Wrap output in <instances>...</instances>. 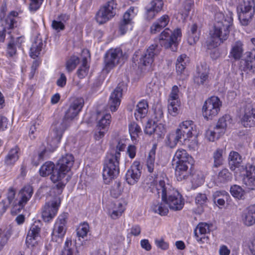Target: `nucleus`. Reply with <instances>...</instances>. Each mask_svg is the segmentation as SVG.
Here are the masks:
<instances>
[{"label":"nucleus","mask_w":255,"mask_h":255,"mask_svg":"<svg viewBox=\"0 0 255 255\" xmlns=\"http://www.w3.org/2000/svg\"><path fill=\"white\" fill-rule=\"evenodd\" d=\"M155 190L158 196L161 194L163 203H158L152 206V211L161 216H165L168 213V208L172 211L181 210L184 205V201L181 195L173 189L171 186L166 183L164 180H160L155 186Z\"/></svg>","instance_id":"f257e3e1"},{"label":"nucleus","mask_w":255,"mask_h":255,"mask_svg":"<svg viewBox=\"0 0 255 255\" xmlns=\"http://www.w3.org/2000/svg\"><path fill=\"white\" fill-rule=\"evenodd\" d=\"M213 29L210 32V37L207 42L208 49L220 45L227 40L230 34V28L233 24V13L229 12L226 15L220 11L215 13Z\"/></svg>","instance_id":"f03ea898"},{"label":"nucleus","mask_w":255,"mask_h":255,"mask_svg":"<svg viewBox=\"0 0 255 255\" xmlns=\"http://www.w3.org/2000/svg\"><path fill=\"white\" fill-rule=\"evenodd\" d=\"M84 105L82 98L75 99L69 107L60 123L55 124V128L51 133V140L48 139L50 145L53 148L57 147L60 142L65 130L70 126L71 122L77 116Z\"/></svg>","instance_id":"7ed1b4c3"},{"label":"nucleus","mask_w":255,"mask_h":255,"mask_svg":"<svg viewBox=\"0 0 255 255\" xmlns=\"http://www.w3.org/2000/svg\"><path fill=\"white\" fill-rule=\"evenodd\" d=\"M125 147V144L119 142L116 146V150L107 154L103 172L104 179L107 180V182H109L119 175L120 152L123 151Z\"/></svg>","instance_id":"20e7f679"},{"label":"nucleus","mask_w":255,"mask_h":255,"mask_svg":"<svg viewBox=\"0 0 255 255\" xmlns=\"http://www.w3.org/2000/svg\"><path fill=\"white\" fill-rule=\"evenodd\" d=\"M239 19L243 25H248L255 14L254 0H243L237 7Z\"/></svg>","instance_id":"39448f33"},{"label":"nucleus","mask_w":255,"mask_h":255,"mask_svg":"<svg viewBox=\"0 0 255 255\" xmlns=\"http://www.w3.org/2000/svg\"><path fill=\"white\" fill-rule=\"evenodd\" d=\"M181 35L179 28H176L173 31L169 28H165L158 37L160 46L174 51V48H176L178 38L181 37Z\"/></svg>","instance_id":"423d86ee"},{"label":"nucleus","mask_w":255,"mask_h":255,"mask_svg":"<svg viewBox=\"0 0 255 255\" xmlns=\"http://www.w3.org/2000/svg\"><path fill=\"white\" fill-rule=\"evenodd\" d=\"M222 102L216 96H213L208 99L203 106V115L207 119H212L217 116L220 111Z\"/></svg>","instance_id":"0eeeda50"},{"label":"nucleus","mask_w":255,"mask_h":255,"mask_svg":"<svg viewBox=\"0 0 255 255\" xmlns=\"http://www.w3.org/2000/svg\"><path fill=\"white\" fill-rule=\"evenodd\" d=\"M124 59L122 50L120 48L111 49L104 57V70L109 72L112 69L123 62Z\"/></svg>","instance_id":"6e6552de"},{"label":"nucleus","mask_w":255,"mask_h":255,"mask_svg":"<svg viewBox=\"0 0 255 255\" xmlns=\"http://www.w3.org/2000/svg\"><path fill=\"white\" fill-rule=\"evenodd\" d=\"M117 3L115 0H111L102 6L97 12L95 19L100 24H103L115 15V9L116 8Z\"/></svg>","instance_id":"1a4fd4ad"},{"label":"nucleus","mask_w":255,"mask_h":255,"mask_svg":"<svg viewBox=\"0 0 255 255\" xmlns=\"http://www.w3.org/2000/svg\"><path fill=\"white\" fill-rule=\"evenodd\" d=\"M155 152L153 150H151L148 154L146 161V167L148 172L152 174L151 177L153 179L150 182L151 185L153 184L156 183L158 184L159 181L158 180L159 174L161 173V172L159 168V164L157 163H155ZM162 180H164V177Z\"/></svg>","instance_id":"9d476101"},{"label":"nucleus","mask_w":255,"mask_h":255,"mask_svg":"<svg viewBox=\"0 0 255 255\" xmlns=\"http://www.w3.org/2000/svg\"><path fill=\"white\" fill-rule=\"evenodd\" d=\"M33 193L32 187L30 185L24 186L19 192V199L17 202H14L13 211L19 213L23 208Z\"/></svg>","instance_id":"9b49d317"},{"label":"nucleus","mask_w":255,"mask_h":255,"mask_svg":"<svg viewBox=\"0 0 255 255\" xmlns=\"http://www.w3.org/2000/svg\"><path fill=\"white\" fill-rule=\"evenodd\" d=\"M67 218V213H64L59 216L55 224L52 233V240L53 241L56 242L61 241L66 231L65 226Z\"/></svg>","instance_id":"f8f14e48"},{"label":"nucleus","mask_w":255,"mask_h":255,"mask_svg":"<svg viewBox=\"0 0 255 255\" xmlns=\"http://www.w3.org/2000/svg\"><path fill=\"white\" fill-rule=\"evenodd\" d=\"M161 51L160 46L157 44H151L141 55L139 64L143 66H149L154 61L155 56L158 55Z\"/></svg>","instance_id":"ddd939ff"},{"label":"nucleus","mask_w":255,"mask_h":255,"mask_svg":"<svg viewBox=\"0 0 255 255\" xmlns=\"http://www.w3.org/2000/svg\"><path fill=\"white\" fill-rule=\"evenodd\" d=\"M177 130L184 141L196 135V126L192 121L183 122Z\"/></svg>","instance_id":"4468645a"},{"label":"nucleus","mask_w":255,"mask_h":255,"mask_svg":"<svg viewBox=\"0 0 255 255\" xmlns=\"http://www.w3.org/2000/svg\"><path fill=\"white\" fill-rule=\"evenodd\" d=\"M141 168L139 162H133L126 174V179L128 184L134 185L138 181L141 176Z\"/></svg>","instance_id":"2eb2a0df"},{"label":"nucleus","mask_w":255,"mask_h":255,"mask_svg":"<svg viewBox=\"0 0 255 255\" xmlns=\"http://www.w3.org/2000/svg\"><path fill=\"white\" fill-rule=\"evenodd\" d=\"M60 204L59 199L46 203L43 209L42 218L45 222H49L56 215Z\"/></svg>","instance_id":"dca6fc26"},{"label":"nucleus","mask_w":255,"mask_h":255,"mask_svg":"<svg viewBox=\"0 0 255 255\" xmlns=\"http://www.w3.org/2000/svg\"><path fill=\"white\" fill-rule=\"evenodd\" d=\"M210 233L209 225L205 223H199L194 230V235L198 242L207 243L209 238L207 236Z\"/></svg>","instance_id":"f3484780"},{"label":"nucleus","mask_w":255,"mask_h":255,"mask_svg":"<svg viewBox=\"0 0 255 255\" xmlns=\"http://www.w3.org/2000/svg\"><path fill=\"white\" fill-rule=\"evenodd\" d=\"M194 81L198 85H203L209 81V68L206 64H201L197 67Z\"/></svg>","instance_id":"a211bd4d"},{"label":"nucleus","mask_w":255,"mask_h":255,"mask_svg":"<svg viewBox=\"0 0 255 255\" xmlns=\"http://www.w3.org/2000/svg\"><path fill=\"white\" fill-rule=\"evenodd\" d=\"M18 15L15 11H11L7 16L2 21L1 25L3 27V31H0V42H3L5 38V31L6 29H12L14 27L16 21L14 18Z\"/></svg>","instance_id":"6ab92c4d"},{"label":"nucleus","mask_w":255,"mask_h":255,"mask_svg":"<svg viewBox=\"0 0 255 255\" xmlns=\"http://www.w3.org/2000/svg\"><path fill=\"white\" fill-rule=\"evenodd\" d=\"M123 89L117 87L111 94L108 106L112 112H115L121 104Z\"/></svg>","instance_id":"aec40b11"},{"label":"nucleus","mask_w":255,"mask_h":255,"mask_svg":"<svg viewBox=\"0 0 255 255\" xmlns=\"http://www.w3.org/2000/svg\"><path fill=\"white\" fill-rule=\"evenodd\" d=\"M242 178L243 184L249 190H255V166H251L246 170Z\"/></svg>","instance_id":"412c9836"},{"label":"nucleus","mask_w":255,"mask_h":255,"mask_svg":"<svg viewBox=\"0 0 255 255\" xmlns=\"http://www.w3.org/2000/svg\"><path fill=\"white\" fill-rule=\"evenodd\" d=\"M163 0H153L146 8V18L152 19L162 9Z\"/></svg>","instance_id":"4be33fe9"},{"label":"nucleus","mask_w":255,"mask_h":255,"mask_svg":"<svg viewBox=\"0 0 255 255\" xmlns=\"http://www.w3.org/2000/svg\"><path fill=\"white\" fill-rule=\"evenodd\" d=\"M40 232V228L35 224H33L29 230L26 238V244L28 248L33 247L37 244V238Z\"/></svg>","instance_id":"5701e85b"},{"label":"nucleus","mask_w":255,"mask_h":255,"mask_svg":"<svg viewBox=\"0 0 255 255\" xmlns=\"http://www.w3.org/2000/svg\"><path fill=\"white\" fill-rule=\"evenodd\" d=\"M82 57V65L77 72V75L80 79H82L87 76L89 72V66L88 65V59L90 57L89 51L87 49L83 50Z\"/></svg>","instance_id":"b1692460"},{"label":"nucleus","mask_w":255,"mask_h":255,"mask_svg":"<svg viewBox=\"0 0 255 255\" xmlns=\"http://www.w3.org/2000/svg\"><path fill=\"white\" fill-rule=\"evenodd\" d=\"M170 17L168 15H163L160 18H158L151 25L150 28L151 33L156 34V33L160 32L168 25Z\"/></svg>","instance_id":"393cba45"},{"label":"nucleus","mask_w":255,"mask_h":255,"mask_svg":"<svg viewBox=\"0 0 255 255\" xmlns=\"http://www.w3.org/2000/svg\"><path fill=\"white\" fill-rule=\"evenodd\" d=\"M191 163H176L175 167V175L178 181L186 179L190 173L189 166Z\"/></svg>","instance_id":"a878e982"},{"label":"nucleus","mask_w":255,"mask_h":255,"mask_svg":"<svg viewBox=\"0 0 255 255\" xmlns=\"http://www.w3.org/2000/svg\"><path fill=\"white\" fill-rule=\"evenodd\" d=\"M74 162L73 155L72 154H66L58 160L56 165L68 172L71 170Z\"/></svg>","instance_id":"bb28decb"},{"label":"nucleus","mask_w":255,"mask_h":255,"mask_svg":"<svg viewBox=\"0 0 255 255\" xmlns=\"http://www.w3.org/2000/svg\"><path fill=\"white\" fill-rule=\"evenodd\" d=\"M242 123L245 127L255 126V107L245 110Z\"/></svg>","instance_id":"cd10ccee"},{"label":"nucleus","mask_w":255,"mask_h":255,"mask_svg":"<svg viewBox=\"0 0 255 255\" xmlns=\"http://www.w3.org/2000/svg\"><path fill=\"white\" fill-rule=\"evenodd\" d=\"M244 44L242 41L238 40L234 43L230 52L229 57L235 60H240L242 57L244 52Z\"/></svg>","instance_id":"c85d7f7f"},{"label":"nucleus","mask_w":255,"mask_h":255,"mask_svg":"<svg viewBox=\"0 0 255 255\" xmlns=\"http://www.w3.org/2000/svg\"><path fill=\"white\" fill-rule=\"evenodd\" d=\"M229 165L232 170H235L236 168H241L245 169L243 166H241L242 158L241 156L236 151L230 152L229 156Z\"/></svg>","instance_id":"c756f323"},{"label":"nucleus","mask_w":255,"mask_h":255,"mask_svg":"<svg viewBox=\"0 0 255 255\" xmlns=\"http://www.w3.org/2000/svg\"><path fill=\"white\" fill-rule=\"evenodd\" d=\"M148 105L145 100H142L138 103L134 112V116L136 120L144 118L148 112Z\"/></svg>","instance_id":"7c9ffc66"},{"label":"nucleus","mask_w":255,"mask_h":255,"mask_svg":"<svg viewBox=\"0 0 255 255\" xmlns=\"http://www.w3.org/2000/svg\"><path fill=\"white\" fill-rule=\"evenodd\" d=\"M242 217L244 223L246 226H251L255 224V206H251L247 208Z\"/></svg>","instance_id":"2f4dec72"},{"label":"nucleus","mask_w":255,"mask_h":255,"mask_svg":"<svg viewBox=\"0 0 255 255\" xmlns=\"http://www.w3.org/2000/svg\"><path fill=\"white\" fill-rule=\"evenodd\" d=\"M173 161L176 163H190L192 161V157L183 149H179L175 152Z\"/></svg>","instance_id":"473e14b6"},{"label":"nucleus","mask_w":255,"mask_h":255,"mask_svg":"<svg viewBox=\"0 0 255 255\" xmlns=\"http://www.w3.org/2000/svg\"><path fill=\"white\" fill-rule=\"evenodd\" d=\"M187 40L190 45L195 44L199 40L200 36V30L198 28L197 25L192 24L189 28L187 32Z\"/></svg>","instance_id":"72a5a7b5"},{"label":"nucleus","mask_w":255,"mask_h":255,"mask_svg":"<svg viewBox=\"0 0 255 255\" xmlns=\"http://www.w3.org/2000/svg\"><path fill=\"white\" fill-rule=\"evenodd\" d=\"M43 43L42 38L39 36H36L30 48V56L35 59L40 54L43 48Z\"/></svg>","instance_id":"f704fd0d"},{"label":"nucleus","mask_w":255,"mask_h":255,"mask_svg":"<svg viewBox=\"0 0 255 255\" xmlns=\"http://www.w3.org/2000/svg\"><path fill=\"white\" fill-rule=\"evenodd\" d=\"M182 139L181 134L176 130L175 132L170 133L167 135L166 145L170 148H173L176 145L177 142Z\"/></svg>","instance_id":"c9c22d12"},{"label":"nucleus","mask_w":255,"mask_h":255,"mask_svg":"<svg viewBox=\"0 0 255 255\" xmlns=\"http://www.w3.org/2000/svg\"><path fill=\"white\" fill-rule=\"evenodd\" d=\"M64 170V169H61L60 167L56 165L51 174L50 179L51 181L54 183L61 181L68 173L67 171Z\"/></svg>","instance_id":"e433bc0d"},{"label":"nucleus","mask_w":255,"mask_h":255,"mask_svg":"<svg viewBox=\"0 0 255 255\" xmlns=\"http://www.w3.org/2000/svg\"><path fill=\"white\" fill-rule=\"evenodd\" d=\"M245 66L247 69L255 72V51L247 52Z\"/></svg>","instance_id":"4c0bfd02"},{"label":"nucleus","mask_w":255,"mask_h":255,"mask_svg":"<svg viewBox=\"0 0 255 255\" xmlns=\"http://www.w3.org/2000/svg\"><path fill=\"white\" fill-rule=\"evenodd\" d=\"M19 149L17 146L11 148L8 152L5 158V162L7 164H13L18 159Z\"/></svg>","instance_id":"58836bf2"},{"label":"nucleus","mask_w":255,"mask_h":255,"mask_svg":"<svg viewBox=\"0 0 255 255\" xmlns=\"http://www.w3.org/2000/svg\"><path fill=\"white\" fill-rule=\"evenodd\" d=\"M114 207L111 213V216L113 219H116L121 216L125 211V207L122 203L117 202L113 203Z\"/></svg>","instance_id":"ea45409f"},{"label":"nucleus","mask_w":255,"mask_h":255,"mask_svg":"<svg viewBox=\"0 0 255 255\" xmlns=\"http://www.w3.org/2000/svg\"><path fill=\"white\" fill-rule=\"evenodd\" d=\"M128 130L132 140H135L141 133L140 127L135 122L130 123L128 125Z\"/></svg>","instance_id":"a19ab883"},{"label":"nucleus","mask_w":255,"mask_h":255,"mask_svg":"<svg viewBox=\"0 0 255 255\" xmlns=\"http://www.w3.org/2000/svg\"><path fill=\"white\" fill-rule=\"evenodd\" d=\"M111 116L110 114H106L104 115L99 120L98 123V129L107 131L111 123Z\"/></svg>","instance_id":"79ce46f5"},{"label":"nucleus","mask_w":255,"mask_h":255,"mask_svg":"<svg viewBox=\"0 0 255 255\" xmlns=\"http://www.w3.org/2000/svg\"><path fill=\"white\" fill-rule=\"evenodd\" d=\"M55 167L54 164L51 162H46L39 169L40 175L43 177L51 174Z\"/></svg>","instance_id":"37998d69"},{"label":"nucleus","mask_w":255,"mask_h":255,"mask_svg":"<svg viewBox=\"0 0 255 255\" xmlns=\"http://www.w3.org/2000/svg\"><path fill=\"white\" fill-rule=\"evenodd\" d=\"M217 179L221 183H226L232 180V174L228 169L224 168L219 172Z\"/></svg>","instance_id":"c03bdc74"},{"label":"nucleus","mask_w":255,"mask_h":255,"mask_svg":"<svg viewBox=\"0 0 255 255\" xmlns=\"http://www.w3.org/2000/svg\"><path fill=\"white\" fill-rule=\"evenodd\" d=\"M180 101H168V111L172 116H176L179 112Z\"/></svg>","instance_id":"a18cd8bd"},{"label":"nucleus","mask_w":255,"mask_h":255,"mask_svg":"<svg viewBox=\"0 0 255 255\" xmlns=\"http://www.w3.org/2000/svg\"><path fill=\"white\" fill-rule=\"evenodd\" d=\"M223 150L217 149L213 154L214 164L213 167L217 168L222 165L223 161Z\"/></svg>","instance_id":"49530a36"},{"label":"nucleus","mask_w":255,"mask_h":255,"mask_svg":"<svg viewBox=\"0 0 255 255\" xmlns=\"http://www.w3.org/2000/svg\"><path fill=\"white\" fill-rule=\"evenodd\" d=\"M75 245L71 240H67L65 243L61 255H73L75 253Z\"/></svg>","instance_id":"de8ad7c7"},{"label":"nucleus","mask_w":255,"mask_h":255,"mask_svg":"<svg viewBox=\"0 0 255 255\" xmlns=\"http://www.w3.org/2000/svg\"><path fill=\"white\" fill-rule=\"evenodd\" d=\"M230 192L234 197L238 199H242L245 194V191L242 188L237 185L231 186Z\"/></svg>","instance_id":"09e8293b"},{"label":"nucleus","mask_w":255,"mask_h":255,"mask_svg":"<svg viewBox=\"0 0 255 255\" xmlns=\"http://www.w3.org/2000/svg\"><path fill=\"white\" fill-rule=\"evenodd\" d=\"M89 231V224L86 222L81 224L77 230V236L84 238L87 235Z\"/></svg>","instance_id":"8fccbe9b"},{"label":"nucleus","mask_w":255,"mask_h":255,"mask_svg":"<svg viewBox=\"0 0 255 255\" xmlns=\"http://www.w3.org/2000/svg\"><path fill=\"white\" fill-rule=\"evenodd\" d=\"M79 58L75 56H73L66 62V69L69 72H71L76 68L77 65L79 63Z\"/></svg>","instance_id":"3c124183"},{"label":"nucleus","mask_w":255,"mask_h":255,"mask_svg":"<svg viewBox=\"0 0 255 255\" xmlns=\"http://www.w3.org/2000/svg\"><path fill=\"white\" fill-rule=\"evenodd\" d=\"M154 121L160 122L163 118V108L160 105H156L154 108Z\"/></svg>","instance_id":"603ef678"},{"label":"nucleus","mask_w":255,"mask_h":255,"mask_svg":"<svg viewBox=\"0 0 255 255\" xmlns=\"http://www.w3.org/2000/svg\"><path fill=\"white\" fill-rule=\"evenodd\" d=\"M231 118L230 115H225L219 119L217 126L218 127L222 128V129H226L227 126L231 123ZM223 129H222L223 130Z\"/></svg>","instance_id":"864d4df0"},{"label":"nucleus","mask_w":255,"mask_h":255,"mask_svg":"<svg viewBox=\"0 0 255 255\" xmlns=\"http://www.w3.org/2000/svg\"><path fill=\"white\" fill-rule=\"evenodd\" d=\"M208 201V198L206 194L199 193L195 197V203L197 205L204 206Z\"/></svg>","instance_id":"5fc2aeb1"},{"label":"nucleus","mask_w":255,"mask_h":255,"mask_svg":"<svg viewBox=\"0 0 255 255\" xmlns=\"http://www.w3.org/2000/svg\"><path fill=\"white\" fill-rule=\"evenodd\" d=\"M155 123V121H148L144 128L145 133L149 135H151L153 133H154L156 128Z\"/></svg>","instance_id":"6e6d98bb"},{"label":"nucleus","mask_w":255,"mask_h":255,"mask_svg":"<svg viewBox=\"0 0 255 255\" xmlns=\"http://www.w3.org/2000/svg\"><path fill=\"white\" fill-rule=\"evenodd\" d=\"M15 195V191L14 190L13 188H10L8 189L7 194V199L8 201V204L11 205L12 206V208L13 207V203L16 202H17L18 200H14V197ZM12 212H14L13 211V208L12 209Z\"/></svg>","instance_id":"4d7b16f0"},{"label":"nucleus","mask_w":255,"mask_h":255,"mask_svg":"<svg viewBox=\"0 0 255 255\" xmlns=\"http://www.w3.org/2000/svg\"><path fill=\"white\" fill-rule=\"evenodd\" d=\"M226 194V192L225 191H216L214 194V202L217 203L218 204L221 206L224 205L225 202V200L223 198H218V197L221 196L222 195H225Z\"/></svg>","instance_id":"13d9d810"},{"label":"nucleus","mask_w":255,"mask_h":255,"mask_svg":"<svg viewBox=\"0 0 255 255\" xmlns=\"http://www.w3.org/2000/svg\"><path fill=\"white\" fill-rule=\"evenodd\" d=\"M179 89L178 87L174 85L173 86L171 92L169 95V98L168 99V101H180L179 100Z\"/></svg>","instance_id":"bf43d9fd"},{"label":"nucleus","mask_w":255,"mask_h":255,"mask_svg":"<svg viewBox=\"0 0 255 255\" xmlns=\"http://www.w3.org/2000/svg\"><path fill=\"white\" fill-rule=\"evenodd\" d=\"M15 44L12 38L8 43L7 48V53L10 56L12 57L16 53Z\"/></svg>","instance_id":"052dcab7"},{"label":"nucleus","mask_w":255,"mask_h":255,"mask_svg":"<svg viewBox=\"0 0 255 255\" xmlns=\"http://www.w3.org/2000/svg\"><path fill=\"white\" fill-rule=\"evenodd\" d=\"M30 1L29 9L30 11H35L40 7L43 0H30Z\"/></svg>","instance_id":"680f3d73"},{"label":"nucleus","mask_w":255,"mask_h":255,"mask_svg":"<svg viewBox=\"0 0 255 255\" xmlns=\"http://www.w3.org/2000/svg\"><path fill=\"white\" fill-rule=\"evenodd\" d=\"M52 27L57 32H59L65 29V25L62 21L54 20L52 22Z\"/></svg>","instance_id":"e2e57ef3"},{"label":"nucleus","mask_w":255,"mask_h":255,"mask_svg":"<svg viewBox=\"0 0 255 255\" xmlns=\"http://www.w3.org/2000/svg\"><path fill=\"white\" fill-rule=\"evenodd\" d=\"M192 184L196 187L204 182V179L202 176H199L198 174L194 175L192 180Z\"/></svg>","instance_id":"0e129e2a"},{"label":"nucleus","mask_w":255,"mask_h":255,"mask_svg":"<svg viewBox=\"0 0 255 255\" xmlns=\"http://www.w3.org/2000/svg\"><path fill=\"white\" fill-rule=\"evenodd\" d=\"M133 8H130L128 10H127L124 14L123 16V18L122 21L128 22V23L131 24V12L133 13Z\"/></svg>","instance_id":"69168bd1"},{"label":"nucleus","mask_w":255,"mask_h":255,"mask_svg":"<svg viewBox=\"0 0 255 255\" xmlns=\"http://www.w3.org/2000/svg\"><path fill=\"white\" fill-rule=\"evenodd\" d=\"M130 25L131 24L128 22L127 23L126 22L121 21L119 24V31L121 34H125Z\"/></svg>","instance_id":"338daca9"},{"label":"nucleus","mask_w":255,"mask_h":255,"mask_svg":"<svg viewBox=\"0 0 255 255\" xmlns=\"http://www.w3.org/2000/svg\"><path fill=\"white\" fill-rule=\"evenodd\" d=\"M206 136L210 141H214L218 139V136L213 130H207L206 132Z\"/></svg>","instance_id":"774afa93"}]
</instances>
